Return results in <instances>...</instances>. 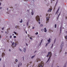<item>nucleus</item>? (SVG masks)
<instances>
[{"instance_id":"nucleus-13","label":"nucleus","mask_w":67,"mask_h":67,"mask_svg":"<svg viewBox=\"0 0 67 67\" xmlns=\"http://www.w3.org/2000/svg\"><path fill=\"white\" fill-rule=\"evenodd\" d=\"M23 51L24 53H25L26 52V49H25V48H24V49Z\"/></svg>"},{"instance_id":"nucleus-45","label":"nucleus","mask_w":67,"mask_h":67,"mask_svg":"<svg viewBox=\"0 0 67 67\" xmlns=\"http://www.w3.org/2000/svg\"><path fill=\"white\" fill-rule=\"evenodd\" d=\"M18 29H20V27H18Z\"/></svg>"},{"instance_id":"nucleus-59","label":"nucleus","mask_w":67,"mask_h":67,"mask_svg":"<svg viewBox=\"0 0 67 67\" xmlns=\"http://www.w3.org/2000/svg\"><path fill=\"white\" fill-rule=\"evenodd\" d=\"M28 35V36H29V37H30V36H29V35Z\"/></svg>"},{"instance_id":"nucleus-6","label":"nucleus","mask_w":67,"mask_h":67,"mask_svg":"<svg viewBox=\"0 0 67 67\" xmlns=\"http://www.w3.org/2000/svg\"><path fill=\"white\" fill-rule=\"evenodd\" d=\"M39 67H43V62H41V64H39Z\"/></svg>"},{"instance_id":"nucleus-34","label":"nucleus","mask_w":67,"mask_h":67,"mask_svg":"<svg viewBox=\"0 0 67 67\" xmlns=\"http://www.w3.org/2000/svg\"><path fill=\"white\" fill-rule=\"evenodd\" d=\"M58 10H59V9H58V10L57 11V12H58Z\"/></svg>"},{"instance_id":"nucleus-63","label":"nucleus","mask_w":67,"mask_h":67,"mask_svg":"<svg viewBox=\"0 0 67 67\" xmlns=\"http://www.w3.org/2000/svg\"><path fill=\"white\" fill-rule=\"evenodd\" d=\"M11 43H12V41H11L10 42Z\"/></svg>"},{"instance_id":"nucleus-9","label":"nucleus","mask_w":67,"mask_h":67,"mask_svg":"<svg viewBox=\"0 0 67 67\" xmlns=\"http://www.w3.org/2000/svg\"><path fill=\"white\" fill-rule=\"evenodd\" d=\"M51 59V57H49V58H48V60L46 62V63H48L49 61V60H50V59Z\"/></svg>"},{"instance_id":"nucleus-2","label":"nucleus","mask_w":67,"mask_h":67,"mask_svg":"<svg viewBox=\"0 0 67 67\" xmlns=\"http://www.w3.org/2000/svg\"><path fill=\"white\" fill-rule=\"evenodd\" d=\"M52 56V53H51V52H48L47 55L46 56L47 57H51V56Z\"/></svg>"},{"instance_id":"nucleus-11","label":"nucleus","mask_w":67,"mask_h":67,"mask_svg":"<svg viewBox=\"0 0 67 67\" xmlns=\"http://www.w3.org/2000/svg\"><path fill=\"white\" fill-rule=\"evenodd\" d=\"M44 32H47V30L46 29V27L44 28Z\"/></svg>"},{"instance_id":"nucleus-26","label":"nucleus","mask_w":67,"mask_h":67,"mask_svg":"<svg viewBox=\"0 0 67 67\" xmlns=\"http://www.w3.org/2000/svg\"><path fill=\"white\" fill-rule=\"evenodd\" d=\"M14 33L15 34H17V33H16V32H14Z\"/></svg>"},{"instance_id":"nucleus-49","label":"nucleus","mask_w":67,"mask_h":67,"mask_svg":"<svg viewBox=\"0 0 67 67\" xmlns=\"http://www.w3.org/2000/svg\"><path fill=\"white\" fill-rule=\"evenodd\" d=\"M2 30H3V29H4V28H2Z\"/></svg>"},{"instance_id":"nucleus-23","label":"nucleus","mask_w":67,"mask_h":67,"mask_svg":"<svg viewBox=\"0 0 67 67\" xmlns=\"http://www.w3.org/2000/svg\"><path fill=\"white\" fill-rule=\"evenodd\" d=\"M35 34L37 35V34H38V32H37L36 33H35Z\"/></svg>"},{"instance_id":"nucleus-4","label":"nucleus","mask_w":67,"mask_h":67,"mask_svg":"<svg viewBox=\"0 0 67 67\" xmlns=\"http://www.w3.org/2000/svg\"><path fill=\"white\" fill-rule=\"evenodd\" d=\"M36 20L37 21H40V18H39V16L38 15L36 17Z\"/></svg>"},{"instance_id":"nucleus-15","label":"nucleus","mask_w":67,"mask_h":67,"mask_svg":"<svg viewBox=\"0 0 67 67\" xmlns=\"http://www.w3.org/2000/svg\"><path fill=\"white\" fill-rule=\"evenodd\" d=\"M14 44H15V47H16V45H18V43H17L16 42H15Z\"/></svg>"},{"instance_id":"nucleus-60","label":"nucleus","mask_w":67,"mask_h":67,"mask_svg":"<svg viewBox=\"0 0 67 67\" xmlns=\"http://www.w3.org/2000/svg\"><path fill=\"white\" fill-rule=\"evenodd\" d=\"M60 15V14H59V15Z\"/></svg>"},{"instance_id":"nucleus-31","label":"nucleus","mask_w":67,"mask_h":67,"mask_svg":"<svg viewBox=\"0 0 67 67\" xmlns=\"http://www.w3.org/2000/svg\"><path fill=\"white\" fill-rule=\"evenodd\" d=\"M19 50L21 51V52H22V49H19Z\"/></svg>"},{"instance_id":"nucleus-16","label":"nucleus","mask_w":67,"mask_h":67,"mask_svg":"<svg viewBox=\"0 0 67 67\" xmlns=\"http://www.w3.org/2000/svg\"><path fill=\"white\" fill-rule=\"evenodd\" d=\"M31 15H33V11L32 10V11L31 12Z\"/></svg>"},{"instance_id":"nucleus-12","label":"nucleus","mask_w":67,"mask_h":67,"mask_svg":"<svg viewBox=\"0 0 67 67\" xmlns=\"http://www.w3.org/2000/svg\"><path fill=\"white\" fill-rule=\"evenodd\" d=\"M62 49H63V48H60V50L59 51V53H61V52H62Z\"/></svg>"},{"instance_id":"nucleus-21","label":"nucleus","mask_w":67,"mask_h":67,"mask_svg":"<svg viewBox=\"0 0 67 67\" xmlns=\"http://www.w3.org/2000/svg\"><path fill=\"white\" fill-rule=\"evenodd\" d=\"M57 25H56V24H55V28H56V26Z\"/></svg>"},{"instance_id":"nucleus-55","label":"nucleus","mask_w":67,"mask_h":67,"mask_svg":"<svg viewBox=\"0 0 67 67\" xmlns=\"http://www.w3.org/2000/svg\"><path fill=\"white\" fill-rule=\"evenodd\" d=\"M28 28H30V26H29V27H28Z\"/></svg>"},{"instance_id":"nucleus-48","label":"nucleus","mask_w":67,"mask_h":67,"mask_svg":"<svg viewBox=\"0 0 67 67\" xmlns=\"http://www.w3.org/2000/svg\"><path fill=\"white\" fill-rule=\"evenodd\" d=\"M57 3H58V2H56V4H57Z\"/></svg>"},{"instance_id":"nucleus-37","label":"nucleus","mask_w":67,"mask_h":67,"mask_svg":"<svg viewBox=\"0 0 67 67\" xmlns=\"http://www.w3.org/2000/svg\"><path fill=\"white\" fill-rule=\"evenodd\" d=\"M27 12H30V10H29L28 9V10H27Z\"/></svg>"},{"instance_id":"nucleus-54","label":"nucleus","mask_w":67,"mask_h":67,"mask_svg":"<svg viewBox=\"0 0 67 67\" xmlns=\"http://www.w3.org/2000/svg\"><path fill=\"white\" fill-rule=\"evenodd\" d=\"M27 0H24V1H27Z\"/></svg>"},{"instance_id":"nucleus-36","label":"nucleus","mask_w":67,"mask_h":67,"mask_svg":"<svg viewBox=\"0 0 67 67\" xmlns=\"http://www.w3.org/2000/svg\"><path fill=\"white\" fill-rule=\"evenodd\" d=\"M41 31H44V29H42L41 30Z\"/></svg>"},{"instance_id":"nucleus-53","label":"nucleus","mask_w":67,"mask_h":67,"mask_svg":"<svg viewBox=\"0 0 67 67\" xmlns=\"http://www.w3.org/2000/svg\"><path fill=\"white\" fill-rule=\"evenodd\" d=\"M14 34H13V35H13V36H14Z\"/></svg>"},{"instance_id":"nucleus-47","label":"nucleus","mask_w":67,"mask_h":67,"mask_svg":"<svg viewBox=\"0 0 67 67\" xmlns=\"http://www.w3.org/2000/svg\"><path fill=\"white\" fill-rule=\"evenodd\" d=\"M65 19H67V16L65 17Z\"/></svg>"},{"instance_id":"nucleus-7","label":"nucleus","mask_w":67,"mask_h":67,"mask_svg":"<svg viewBox=\"0 0 67 67\" xmlns=\"http://www.w3.org/2000/svg\"><path fill=\"white\" fill-rule=\"evenodd\" d=\"M5 53H3L2 54L1 56L2 57H4V56H5Z\"/></svg>"},{"instance_id":"nucleus-56","label":"nucleus","mask_w":67,"mask_h":67,"mask_svg":"<svg viewBox=\"0 0 67 67\" xmlns=\"http://www.w3.org/2000/svg\"><path fill=\"white\" fill-rule=\"evenodd\" d=\"M21 65H22V63H21Z\"/></svg>"},{"instance_id":"nucleus-24","label":"nucleus","mask_w":67,"mask_h":67,"mask_svg":"<svg viewBox=\"0 0 67 67\" xmlns=\"http://www.w3.org/2000/svg\"><path fill=\"white\" fill-rule=\"evenodd\" d=\"M16 38V36H14V38Z\"/></svg>"},{"instance_id":"nucleus-64","label":"nucleus","mask_w":67,"mask_h":67,"mask_svg":"<svg viewBox=\"0 0 67 67\" xmlns=\"http://www.w3.org/2000/svg\"><path fill=\"white\" fill-rule=\"evenodd\" d=\"M5 33H7V32H5Z\"/></svg>"},{"instance_id":"nucleus-27","label":"nucleus","mask_w":67,"mask_h":67,"mask_svg":"<svg viewBox=\"0 0 67 67\" xmlns=\"http://www.w3.org/2000/svg\"><path fill=\"white\" fill-rule=\"evenodd\" d=\"M53 44H52V46L51 47V48H53Z\"/></svg>"},{"instance_id":"nucleus-19","label":"nucleus","mask_w":67,"mask_h":67,"mask_svg":"<svg viewBox=\"0 0 67 67\" xmlns=\"http://www.w3.org/2000/svg\"><path fill=\"white\" fill-rule=\"evenodd\" d=\"M15 61L16 62H18V60L17 59H16L15 60Z\"/></svg>"},{"instance_id":"nucleus-30","label":"nucleus","mask_w":67,"mask_h":67,"mask_svg":"<svg viewBox=\"0 0 67 67\" xmlns=\"http://www.w3.org/2000/svg\"><path fill=\"white\" fill-rule=\"evenodd\" d=\"M28 25H29V23L28 22H27V26H28Z\"/></svg>"},{"instance_id":"nucleus-58","label":"nucleus","mask_w":67,"mask_h":67,"mask_svg":"<svg viewBox=\"0 0 67 67\" xmlns=\"http://www.w3.org/2000/svg\"><path fill=\"white\" fill-rule=\"evenodd\" d=\"M2 32V33H3V32L2 31H1Z\"/></svg>"},{"instance_id":"nucleus-52","label":"nucleus","mask_w":67,"mask_h":67,"mask_svg":"<svg viewBox=\"0 0 67 67\" xmlns=\"http://www.w3.org/2000/svg\"><path fill=\"white\" fill-rule=\"evenodd\" d=\"M66 67V65H65V66H64V67Z\"/></svg>"},{"instance_id":"nucleus-33","label":"nucleus","mask_w":67,"mask_h":67,"mask_svg":"<svg viewBox=\"0 0 67 67\" xmlns=\"http://www.w3.org/2000/svg\"><path fill=\"white\" fill-rule=\"evenodd\" d=\"M22 58L23 59V60H24V57H23Z\"/></svg>"},{"instance_id":"nucleus-43","label":"nucleus","mask_w":67,"mask_h":67,"mask_svg":"<svg viewBox=\"0 0 67 67\" xmlns=\"http://www.w3.org/2000/svg\"><path fill=\"white\" fill-rule=\"evenodd\" d=\"M17 27H18H18H19V26H17Z\"/></svg>"},{"instance_id":"nucleus-57","label":"nucleus","mask_w":67,"mask_h":67,"mask_svg":"<svg viewBox=\"0 0 67 67\" xmlns=\"http://www.w3.org/2000/svg\"><path fill=\"white\" fill-rule=\"evenodd\" d=\"M26 34H27V32H26Z\"/></svg>"},{"instance_id":"nucleus-39","label":"nucleus","mask_w":67,"mask_h":67,"mask_svg":"<svg viewBox=\"0 0 67 67\" xmlns=\"http://www.w3.org/2000/svg\"><path fill=\"white\" fill-rule=\"evenodd\" d=\"M26 45L27 46H28V44H27V43H26Z\"/></svg>"},{"instance_id":"nucleus-22","label":"nucleus","mask_w":67,"mask_h":67,"mask_svg":"<svg viewBox=\"0 0 67 67\" xmlns=\"http://www.w3.org/2000/svg\"><path fill=\"white\" fill-rule=\"evenodd\" d=\"M65 38L67 40V35L65 36Z\"/></svg>"},{"instance_id":"nucleus-20","label":"nucleus","mask_w":67,"mask_h":67,"mask_svg":"<svg viewBox=\"0 0 67 67\" xmlns=\"http://www.w3.org/2000/svg\"><path fill=\"white\" fill-rule=\"evenodd\" d=\"M20 23H22V19L21 20V21H20Z\"/></svg>"},{"instance_id":"nucleus-38","label":"nucleus","mask_w":67,"mask_h":67,"mask_svg":"<svg viewBox=\"0 0 67 67\" xmlns=\"http://www.w3.org/2000/svg\"><path fill=\"white\" fill-rule=\"evenodd\" d=\"M11 49H9V52H11Z\"/></svg>"},{"instance_id":"nucleus-3","label":"nucleus","mask_w":67,"mask_h":67,"mask_svg":"<svg viewBox=\"0 0 67 67\" xmlns=\"http://www.w3.org/2000/svg\"><path fill=\"white\" fill-rule=\"evenodd\" d=\"M64 46V42H62L61 44V46H60L61 48H63Z\"/></svg>"},{"instance_id":"nucleus-5","label":"nucleus","mask_w":67,"mask_h":67,"mask_svg":"<svg viewBox=\"0 0 67 67\" xmlns=\"http://www.w3.org/2000/svg\"><path fill=\"white\" fill-rule=\"evenodd\" d=\"M48 42L46 43V45H45V46L46 47V46H47V45H48V44H49V43H50V42H51V39L49 38V40H48Z\"/></svg>"},{"instance_id":"nucleus-18","label":"nucleus","mask_w":67,"mask_h":67,"mask_svg":"<svg viewBox=\"0 0 67 67\" xmlns=\"http://www.w3.org/2000/svg\"><path fill=\"white\" fill-rule=\"evenodd\" d=\"M40 26L41 27H42L43 26V24H41L40 25Z\"/></svg>"},{"instance_id":"nucleus-35","label":"nucleus","mask_w":67,"mask_h":67,"mask_svg":"<svg viewBox=\"0 0 67 67\" xmlns=\"http://www.w3.org/2000/svg\"><path fill=\"white\" fill-rule=\"evenodd\" d=\"M42 41H43V40H42L41 41V43H40V45H41V43H42Z\"/></svg>"},{"instance_id":"nucleus-29","label":"nucleus","mask_w":67,"mask_h":67,"mask_svg":"<svg viewBox=\"0 0 67 67\" xmlns=\"http://www.w3.org/2000/svg\"><path fill=\"white\" fill-rule=\"evenodd\" d=\"M3 8L2 7H0V10H1V9H2Z\"/></svg>"},{"instance_id":"nucleus-40","label":"nucleus","mask_w":67,"mask_h":67,"mask_svg":"<svg viewBox=\"0 0 67 67\" xmlns=\"http://www.w3.org/2000/svg\"><path fill=\"white\" fill-rule=\"evenodd\" d=\"M38 23H39V24H41V22H39Z\"/></svg>"},{"instance_id":"nucleus-14","label":"nucleus","mask_w":67,"mask_h":67,"mask_svg":"<svg viewBox=\"0 0 67 67\" xmlns=\"http://www.w3.org/2000/svg\"><path fill=\"white\" fill-rule=\"evenodd\" d=\"M37 62H38V61H40V60H41L40 59H36Z\"/></svg>"},{"instance_id":"nucleus-50","label":"nucleus","mask_w":67,"mask_h":67,"mask_svg":"<svg viewBox=\"0 0 67 67\" xmlns=\"http://www.w3.org/2000/svg\"><path fill=\"white\" fill-rule=\"evenodd\" d=\"M1 5V3H0V6Z\"/></svg>"},{"instance_id":"nucleus-51","label":"nucleus","mask_w":67,"mask_h":67,"mask_svg":"<svg viewBox=\"0 0 67 67\" xmlns=\"http://www.w3.org/2000/svg\"><path fill=\"white\" fill-rule=\"evenodd\" d=\"M1 58H0V61H1Z\"/></svg>"},{"instance_id":"nucleus-44","label":"nucleus","mask_w":67,"mask_h":67,"mask_svg":"<svg viewBox=\"0 0 67 67\" xmlns=\"http://www.w3.org/2000/svg\"><path fill=\"white\" fill-rule=\"evenodd\" d=\"M18 67H20V64H19L18 65Z\"/></svg>"},{"instance_id":"nucleus-17","label":"nucleus","mask_w":67,"mask_h":67,"mask_svg":"<svg viewBox=\"0 0 67 67\" xmlns=\"http://www.w3.org/2000/svg\"><path fill=\"white\" fill-rule=\"evenodd\" d=\"M35 57V56H32L31 57V58L32 59H33V58H34V57Z\"/></svg>"},{"instance_id":"nucleus-46","label":"nucleus","mask_w":67,"mask_h":67,"mask_svg":"<svg viewBox=\"0 0 67 67\" xmlns=\"http://www.w3.org/2000/svg\"><path fill=\"white\" fill-rule=\"evenodd\" d=\"M57 5V4L55 3V6H56Z\"/></svg>"},{"instance_id":"nucleus-61","label":"nucleus","mask_w":67,"mask_h":67,"mask_svg":"<svg viewBox=\"0 0 67 67\" xmlns=\"http://www.w3.org/2000/svg\"><path fill=\"white\" fill-rule=\"evenodd\" d=\"M1 38V36H0V38Z\"/></svg>"},{"instance_id":"nucleus-28","label":"nucleus","mask_w":67,"mask_h":67,"mask_svg":"<svg viewBox=\"0 0 67 67\" xmlns=\"http://www.w3.org/2000/svg\"><path fill=\"white\" fill-rule=\"evenodd\" d=\"M52 1H55V0H51V3H52Z\"/></svg>"},{"instance_id":"nucleus-42","label":"nucleus","mask_w":67,"mask_h":67,"mask_svg":"<svg viewBox=\"0 0 67 67\" xmlns=\"http://www.w3.org/2000/svg\"><path fill=\"white\" fill-rule=\"evenodd\" d=\"M15 28H16V29H17V26H16L15 27Z\"/></svg>"},{"instance_id":"nucleus-25","label":"nucleus","mask_w":67,"mask_h":67,"mask_svg":"<svg viewBox=\"0 0 67 67\" xmlns=\"http://www.w3.org/2000/svg\"><path fill=\"white\" fill-rule=\"evenodd\" d=\"M30 40H32V37H30Z\"/></svg>"},{"instance_id":"nucleus-1","label":"nucleus","mask_w":67,"mask_h":67,"mask_svg":"<svg viewBox=\"0 0 67 67\" xmlns=\"http://www.w3.org/2000/svg\"><path fill=\"white\" fill-rule=\"evenodd\" d=\"M50 15H51L49 14H46V16H47L48 15H49V16H48L49 17H47L46 18V23H47L49 22V16H50Z\"/></svg>"},{"instance_id":"nucleus-32","label":"nucleus","mask_w":67,"mask_h":67,"mask_svg":"<svg viewBox=\"0 0 67 67\" xmlns=\"http://www.w3.org/2000/svg\"><path fill=\"white\" fill-rule=\"evenodd\" d=\"M10 38H12V36H11V35L10 36Z\"/></svg>"},{"instance_id":"nucleus-41","label":"nucleus","mask_w":67,"mask_h":67,"mask_svg":"<svg viewBox=\"0 0 67 67\" xmlns=\"http://www.w3.org/2000/svg\"><path fill=\"white\" fill-rule=\"evenodd\" d=\"M34 27H32V29H33V30H34Z\"/></svg>"},{"instance_id":"nucleus-8","label":"nucleus","mask_w":67,"mask_h":67,"mask_svg":"<svg viewBox=\"0 0 67 67\" xmlns=\"http://www.w3.org/2000/svg\"><path fill=\"white\" fill-rule=\"evenodd\" d=\"M52 10V9L51 8H49L48 10V12H51V11Z\"/></svg>"},{"instance_id":"nucleus-62","label":"nucleus","mask_w":67,"mask_h":67,"mask_svg":"<svg viewBox=\"0 0 67 67\" xmlns=\"http://www.w3.org/2000/svg\"><path fill=\"white\" fill-rule=\"evenodd\" d=\"M29 64H27V65H29Z\"/></svg>"},{"instance_id":"nucleus-10","label":"nucleus","mask_w":67,"mask_h":67,"mask_svg":"<svg viewBox=\"0 0 67 67\" xmlns=\"http://www.w3.org/2000/svg\"><path fill=\"white\" fill-rule=\"evenodd\" d=\"M14 42H13L12 43V45H11V46L12 47H14Z\"/></svg>"}]
</instances>
